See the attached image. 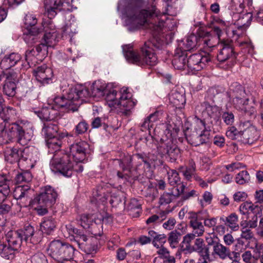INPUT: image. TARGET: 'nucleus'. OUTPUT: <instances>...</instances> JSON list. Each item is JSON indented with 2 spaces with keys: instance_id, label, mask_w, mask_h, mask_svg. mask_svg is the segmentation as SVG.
<instances>
[{
  "instance_id": "obj_1",
  "label": "nucleus",
  "mask_w": 263,
  "mask_h": 263,
  "mask_svg": "<svg viewBox=\"0 0 263 263\" xmlns=\"http://www.w3.org/2000/svg\"><path fill=\"white\" fill-rule=\"evenodd\" d=\"M142 0H128L123 14L128 30L134 31L141 26L147 25L151 30L152 37L141 47L138 53L133 49V46H122L123 52L127 61L139 66H154L158 63V58L152 47L160 49L163 45L162 33L166 16L158 13L155 7L149 9L141 10Z\"/></svg>"
},
{
  "instance_id": "obj_2",
  "label": "nucleus",
  "mask_w": 263,
  "mask_h": 263,
  "mask_svg": "<svg viewBox=\"0 0 263 263\" xmlns=\"http://www.w3.org/2000/svg\"><path fill=\"white\" fill-rule=\"evenodd\" d=\"M90 93L83 86H78L69 89L65 97H57L54 99V107L65 108L74 111L81 104L84 98L88 97Z\"/></svg>"
},
{
  "instance_id": "obj_3",
  "label": "nucleus",
  "mask_w": 263,
  "mask_h": 263,
  "mask_svg": "<svg viewBox=\"0 0 263 263\" xmlns=\"http://www.w3.org/2000/svg\"><path fill=\"white\" fill-rule=\"evenodd\" d=\"M71 159L69 153L64 151L54 154L50 162L51 170L55 173H59L64 177H71L74 167Z\"/></svg>"
},
{
  "instance_id": "obj_4",
  "label": "nucleus",
  "mask_w": 263,
  "mask_h": 263,
  "mask_svg": "<svg viewBox=\"0 0 263 263\" xmlns=\"http://www.w3.org/2000/svg\"><path fill=\"white\" fill-rule=\"evenodd\" d=\"M73 247L60 240L52 241L49 246L48 251L51 256L59 262L70 260L74 253Z\"/></svg>"
},
{
  "instance_id": "obj_5",
  "label": "nucleus",
  "mask_w": 263,
  "mask_h": 263,
  "mask_svg": "<svg viewBox=\"0 0 263 263\" xmlns=\"http://www.w3.org/2000/svg\"><path fill=\"white\" fill-rule=\"evenodd\" d=\"M28 150V148L22 149L14 147L8 149L5 155V160L11 164L17 163L19 167L25 168L32 167L33 165L30 162L31 159L27 157Z\"/></svg>"
},
{
  "instance_id": "obj_6",
  "label": "nucleus",
  "mask_w": 263,
  "mask_h": 263,
  "mask_svg": "<svg viewBox=\"0 0 263 263\" xmlns=\"http://www.w3.org/2000/svg\"><path fill=\"white\" fill-rule=\"evenodd\" d=\"M157 148L158 154L162 157L165 156L171 162H175L180 157V148L171 139L161 138Z\"/></svg>"
},
{
  "instance_id": "obj_7",
  "label": "nucleus",
  "mask_w": 263,
  "mask_h": 263,
  "mask_svg": "<svg viewBox=\"0 0 263 263\" xmlns=\"http://www.w3.org/2000/svg\"><path fill=\"white\" fill-rule=\"evenodd\" d=\"M58 194L55 190L50 186H46L41 189L40 193L32 200L29 201V204H41L44 206H51L55 202Z\"/></svg>"
},
{
  "instance_id": "obj_8",
  "label": "nucleus",
  "mask_w": 263,
  "mask_h": 263,
  "mask_svg": "<svg viewBox=\"0 0 263 263\" xmlns=\"http://www.w3.org/2000/svg\"><path fill=\"white\" fill-rule=\"evenodd\" d=\"M37 22L35 16L31 14H26L24 18V25L28 33L24 34V40L29 45L35 43V35L41 32V29L35 26Z\"/></svg>"
},
{
  "instance_id": "obj_9",
  "label": "nucleus",
  "mask_w": 263,
  "mask_h": 263,
  "mask_svg": "<svg viewBox=\"0 0 263 263\" xmlns=\"http://www.w3.org/2000/svg\"><path fill=\"white\" fill-rule=\"evenodd\" d=\"M202 115L204 120L211 125L218 124L220 121L221 109L216 105H211L208 102L201 104Z\"/></svg>"
},
{
  "instance_id": "obj_10",
  "label": "nucleus",
  "mask_w": 263,
  "mask_h": 263,
  "mask_svg": "<svg viewBox=\"0 0 263 263\" xmlns=\"http://www.w3.org/2000/svg\"><path fill=\"white\" fill-rule=\"evenodd\" d=\"M239 128L241 130V136L244 143L252 144L259 138V132L250 121H241Z\"/></svg>"
},
{
  "instance_id": "obj_11",
  "label": "nucleus",
  "mask_w": 263,
  "mask_h": 263,
  "mask_svg": "<svg viewBox=\"0 0 263 263\" xmlns=\"http://www.w3.org/2000/svg\"><path fill=\"white\" fill-rule=\"evenodd\" d=\"M88 147L89 145L85 141L76 142L70 146L69 155L76 163L82 162L85 159Z\"/></svg>"
},
{
  "instance_id": "obj_12",
  "label": "nucleus",
  "mask_w": 263,
  "mask_h": 263,
  "mask_svg": "<svg viewBox=\"0 0 263 263\" xmlns=\"http://www.w3.org/2000/svg\"><path fill=\"white\" fill-rule=\"evenodd\" d=\"M228 95L236 108L245 104L249 101L246 97V93L243 87L237 84L231 86Z\"/></svg>"
},
{
  "instance_id": "obj_13",
  "label": "nucleus",
  "mask_w": 263,
  "mask_h": 263,
  "mask_svg": "<svg viewBox=\"0 0 263 263\" xmlns=\"http://www.w3.org/2000/svg\"><path fill=\"white\" fill-rule=\"evenodd\" d=\"M211 61L209 55H202L201 53L192 54L187 59V68L192 71L201 70L206 63Z\"/></svg>"
},
{
  "instance_id": "obj_14",
  "label": "nucleus",
  "mask_w": 263,
  "mask_h": 263,
  "mask_svg": "<svg viewBox=\"0 0 263 263\" xmlns=\"http://www.w3.org/2000/svg\"><path fill=\"white\" fill-rule=\"evenodd\" d=\"M9 130L11 133V137L16 136L17 137V142L22 145H27L31 139V135L25 132L24 125H22V123H12Z\"/></svg>"
},
{
  "instance_id": "obj_15",
  "label": "nucleus",
  "mask_w": 263,
  "mask_h": 263,
  "mask_svg": "<svg viewBox=\"0 0 263 263\" xmlns=\"http://www.w3.org/2000/svg\"><path fill=\"white\" fill-rule=\"evenodd\" d=\"M217 48L219 50L217 56L218 61L223 62L230 59L236 58V53L230 41H222L218 45Z\"/></svg>"
},
{
  "instance_id": "obj_16",
  "label": "nucleus",
  "mask_w": 263,
  "mask_h": 263,
  "mask_svg": "<svg viewBox=\"0 0 263 263\" xmlns=\"http://www.w3.org/2000/svg\"><path fill=\"white\" fill-rule=\"evenodd\" d=\"M45 34L44 41L36 47V51L37 53H43L44 55L47 53V49L49 47H52L55 44L56 33L54 29H52L48 32L47 25L44 27Z\"/></svg>"
},
{
  "instance_id": "obj_17",
  "label": "nucleus",
  "mask_w": 263,
  "mask_h": 263,
  "mask_svg": "<svg viewBox=\"0 0 263 263\" xmlns=\"http://www.w3.org/2000/svg\"><path fill=\"white\" fill-rule=\"evenodd\" d=\"M30 189L28 185H19L15 187L13 191V196L17 200L20 211L22 207L27 206V203L32 200L29 195Z\"/></svg>"
},
{
  "instance_id": "obj_18",
  "label": "nucleus",
  "mask_w": 263,
  "mask_h": 263,
  "mask_svg": "<svg viewBox=\"0 0 263 263\" xmlns=\"http://www.w3.org/2000/svg\"><path fill=\"white\" fill-rule=\"evenodd\" d=\"M6 75V80L3 86V92L7 96L12 97L16 93V82L18 80L17 74L14 72H9Z\"/></svg>"
},
{
  "instance_id": "obj_19",
  "label": "nucleus",
  "mask_w": 263,
  "mask_h": 263,
  "mask_svg": "<svg viewBox=\"0 0 263 263\" xmlns=\"http://www.w3.org/2000/svg\"><path fill=\"white\" fill-rule=\"evenodd\" d=\"M34 75L37 81L41 84L43 85L48 84L51 82L53 71L50 67L46 65H43L37 67L34 70Z\"/></svg>"
},
{
  "instance_id": "obj_20",
  "label": "nucleus",
  "mask_w": 263,
  "mask_h": 263,
  "mask_svg": "<svg viewBox=\"0 0 263 263\" xmlns=\"http://www.w3.org/2000/svg\"><path fill=\"white\" fill-rule=\"evenodd\" d=\"M70 136L67 132H61L58 136L52 137L46 139V145L48 148V152L51 154H56L59 151L62 145V139L66 137Z\"/></svg>"
},
{
  "instance_id": "obj_21",
  "label": "nucleus",
  "mask_w": 263,
  "mask_h": 263,
  "mask_svg": "<svg viewBox=\"0 0 263 263\" xmlns=\"http://www.w3.org/2000/svg\"><path fill=\"white\" fill-rule=\"evenodd\" d=\"M186 139L191 145L197 146L209 142L211 137L210 134L205 130L203 133H194L190 135H186Z\"/></svg>"
},
{
  "instance_id": "obj_22",
  "label": "nucleus",
  "mask_w": 263,
  "mask_h": 263,
  "mask_svg": "<svg viewBox=\"0 0 263 263\" xmlns=\"http://www.w3.org/2000/svg\"><path fill=\"white\" fill-rule=\"evenodd\" d=\"M189 214L190 225L193 229L192 233L197 235V236H202L204 232V228L200 220H202V218L195 212H190Z\"/></svg>"
},
{
  "instance_id": "obj_23",
  "label": "nucleus",
  "mask_w": 263,
  "mask_h": 263,
  "mask_svg": "<svg viewBox=\"0 0 263 263\" xmlns=\"http://www.w3.org/2000/svg\"><path fill=\"white\" fill-rule=\"evenodd\" d=\"M44 5L48 18L52 19L62 9L63 2L61 0H44Z\"/></svg>"
},
{
  "instance_id": "obj_24",
  "label": "nucleus",
  "mask_w": 263,
  "mask_h": 263,
  "mask_svg": "<svg viewBox=\"0 0 263 263\" xmlns=\"http://www.w3.org/2000/svg\"><path fill=\"white\" fill-rule=\"evenodd\" d=\"M187 53L181 48L176 49L172 60V64L174 68L177 69H184L187 67Z\"/></svg>"
},
{
  "instance_id": "obj_25",
  "label": "nucleus",
  "mask_w": 263,
  "mask_h": 263,
  "mask_svg": "<svg viewBox=\"0 0 263 263\" xmlns=\"http://www.w3.org/2000/svg\"><path fill=\"white\" fill-rule=\"evenodd\" d=\"M185 188V185L184 184H180L177 188L173 189L171 192H164L160 197L159 203L161 205L170 203L173 200L178 197L180 193H183Z\"/></svg>"
},
{
  "instance_id": "obj_26",
  "label": "nucleus",
  "mask_w": 263,
  "mask_h": 263,
  "mask_svg": "<svg viewBox=\"0 0 263 263\" xmlns=\"http://www.w3.org/2000/svg\"><path fill=\"white\" fill-rule=\"evenodd\" d=\"M34 112L42 120L49 122L53 120L59 114L58 109L51 105L43 107L41 110L34 111Z\"/></svg>"
},
{
  "instance_id": "obj_27",
  "label": "nucleus",
  "mask_w": 263,
  "mask_h": 263,
  "mask_svg": "<svg viewBox=\"0 0 263 263\" xmlns=\"http://www.w3.org/2000/svg\"><path fill=\"white\" fill-rule=\"evenodd\" d=\"M21 234V232L18 231H9L6 234V242L16 251L20 248L23 241V236Z\"/></svg>"
},
{
  "instance_id": "obj_28",
  "label": "nucleus",
  "mask_w": 263,
  "mask_h": 263,
  "mask_svg": "<svg viewBox=\"0 0 263 263\" xmlns=\"http://www.w3.org/2000/svg\"><path fill=\"white\" fill-rule=\"evenodd\" d=\"M199 42L206 50H210L216 46L218 42L217 37L209 32H202L199 34Z\"/></svg>"
},
{
  "instance_id": "obj_29",
  "label": "nucleus",
  "mask_w": 263,
  "mask_h": 263,
  "mask_svg": "<svg viewBox=\"0 0 263 263\" xmlns=\"http://www.w3.org/2000/svg\"><path fill=\"white\" fill-rule=\"evenodd\" d=\"M56 226L57 222L53 217H45L43 218L40 223V229L42 233L46 235H50L54 231Z\"/></svg>"
},
{
  "instance_id": "obj_30",
  "label": "nucleus",
  "mask_w": 263,
  "mask_h": 263,
  "mask_svg": "<svg viewBox=\"0 0 263 263\" xmlns=\"http://www.w3.org/2000/svg\"><path fill=\"white\" fill-rule=\"evenodd\" d=\"M20 54L17 53H11L6 55L0 63V66L3 69H8L15 66L21 59Z\"/></svg>"
},
{
  "instance_id": "obj_31",
  "label": "nucleus",
  "mask_w": 263,
  "mask_h": 263,
  "mask_svg": "<svg viewBox=\"0 0 263 263\" xmlns=\"http://www.w3.org/2000/svg\"><path fill=\"white\" fill-rule=\"evenodd\" d=\"M200 45L199 36L197 37L195 34H191L186 37L185 41L182 44V46L179 45V48L187 52V51L197 48Z\"/></svg>"
},
{
  "instance_id": "obj_32",
  "label": "nucleus",
  "mask_w": 263,
  "mask_h": 263,
  "mask_svg": "<svg viewBox=\"0 0 263 263\" xmlns=\"http://www.w3.org/2000/svg\"><path fill=\"white\" fill-rule=\"evenodd\" d=\"M58 131L59 127L55 122H47L44 123L42 133L47 139L59 136L60 133Z\"/></svg>"
},
{
  "instance_id": "obj_33",
  "label": "nucleus",
  "mask_w": 263,
  "mask_h": 263,
  "mask_svg": "<svg viewBox=\"0 0 263 263\" xmlns=\"http://www.w3.org/2000/svg\"><path fill=\"white\" fill-rule=\"evenodd\" d=\"M237 108L241 110V114L243 115L240 123L244 121H250L252 123V120L256 117L257 111L254 107L247 106H245V104H242Z\"/></svg>"
},
{
  "instance_id": "obj_34",
  "label": "nucleus",
  "mask_w": 263,
  "mask_h": 263,
  "mask_svg": "<svg viewBox=\"0 0 263 263\" xmlns=\"http://www.w3.org/2000/svg\"><path fill=\"white\" fill-rule=\"evenodd\" d=\"M170 102L178 108H182L185 103L184 95L177 91H173L169 95Z\"/></svg>"
},
{
  "instance_id": "obj_35",
  "label": "nucleus",
  "mask_w": 263,
  "mask_h": 263,
  "mask_svg": "<svg viewBox=\"0 0 263 263\" xmlns=\"http://www.w3.org/2000/svg\"><path fill=\"white\" fill-rule=\"evenodd\" d=\"M212 255H216L221 259H225L227 258L232 259L231 251L229 248L223 246L220 242L213 249Z\"/></svg>"
},
{
  "instance_id": "obj_36",
  "label": "nucleus",
  "mask_w": 263,
  "mask_h": 263,
  "mask_svg": "<svg viewBox=\"0 0 263 263\" xmlns=\"http://www.w3.org/2000/svg\"><path fill=\"white\" fill-rule=\"evenodd\" d=\"M136 102L132 99L123 100L119 101L117 108H119L120 112L125 116H129L131 113L132 109L135 106Z\"/></svg>"
},
{
  "instance_id": "obj_37",
  "label": "nucleus",
  "mask_w": 263,
  "mask_h": 263,
  "mask_svg": "<svg viewBox=\"0 0 263 263\" xmlns=\"http://www.w3.org/2000/svg\"><path fill=\"white\" fill-rule=\"evenodd\" d=\"M16 251L6 242L0 241V256L7 259L14 258Z\"/></svg>"
},
{
  "instance_id": "obj_38",
  "label": "nucleus",
  "mask_w": 263,
  "mask_h": 263,
  "mask_svg": "<svg viewBox=\"0 0 263 263\" xmlns=\"http://www.w3.org/2000/svg\"><path fill=\"white\" fill-rule=\"evenodd\" d=\"M9 182L5 175H0V202L6 199L10 192Z\"/></svg>"
},
{
  "instance_id": "obj_39",
  "label": "nucleus",
  "mask_w": 263,
  "mask_h": 263,
  "mask_svg": "<svg viewBox=\"0 0 263 263\" xmlns=\"http://www.w3.org/2000/svg\"><path fill=\"white\" fill-rule=\"evenodd\" d=\"M107 92L106 84L100 81H95L91 86V93L94 97H102Z\"/></svg>"
},
{
  "instance_id": "obj_40",
  "label": "nucleus",
  "mask_w": 263,
  "mask_h": 263,
  "mask_svg": "<svg viewBox=\"0 0 263 263\" xmlns=\"http://www.w3.org/2000/svg\"><path fill=\"white\" fill-rule=\"evenodd\" d=\"M205 121L195 117L193 119V122L192 123V126L194 130L193 132L200 133L206 130L208 132V134H210L211 126L208 125H206Z\"/></svg>"
},
{
  "instance_id": "obj_41",
  "label": "nucleus",
  "mask_w": 263,
  "mask_h": 263,
  "mask_svg": "<svg viewBox=\"0 0 263 263\" xmlns=\"http://www.w3.org/2000/svg\"><path fill=\"white\" fill-rule=\"evenodd\" d=\"M87 239V236L83 233L78 238H74V241L77 243L80 248H84L87 250L88 253H96L97 246L96 245H93L91 247L87 245L86 242Z\"/></svg>"
},
{
  "instance_id": "obj_42",
  "label": "nucleus",
  "mask_w": 263,
  "mask_h": 263,
  "mask_svg": "<svg viewBox=\"0 0 263 263\" xmlns=\"http://www.w3.org/2000/svg\"><path fill=\"white\" fill-rule=\"evenodd\" d=\"M219 219L222 223H224L231 229H234L238 227V216L235 213H232L228 217H220Z\"/></svg>"
},
{
  "instance_id": "obj_43",
  "label": "nucleus",
  "mask_w": 263,
  "mask_h": 263,
  "mask_svg": "<svg viewBox=\"0 0 263 263\" xmlns=\"http://www.w3.org/2000/svg\"><path fill=\"white\" fill-rule=\"evenodd\" d=\"M105 100L110 107L117 108L119 100L117 98V92L115 90L108 91L105 94Z\"/></svg>"
},
{
  "instance_id": "obj_44",
  "label": "nucleus",
  "mask_w": 263,
  "mask_h": 263,
  "mask_svg": "<svg viewBox=\"0 0 263 263\" xmlns=\"http://www.w3.org/2000/svg\"><path fill=\"white\" fill-rule=\"evenodd\" d=\"M18 232H21V235L23 236V240L26 241L30 240L34 242V230L33 227L30 225L26 226L24 230H18Z\"/></svg>"
},
{
  "instance_id": "obj_45",
  "label": "nucleus",
  "mask_w": 263,
  "mask_h": 263,
  "mask_svg": "<svg viewBox=\"0 0 263 263\" xmlns=\"http://www.w3.org/2000/svg\"><path fill=\"white\" fill-rule=\"evenodd\" d=\"M181 234L176 230L171 232L168 234V241L170 246L172 248L177 247L180 240L181 239Z\"/></svg>"
},
{
  "instance_id": "obj_46",
  "label": "nucleus",
  "mask_w": 263,
  "mask_h": 263,
  "mask_svg": "<svg viewBox=\"0 0 263 263\" xmlns=\"http://www.w3.org/2000/svg\"><path fill=\"white\" fill-rule=\"evenodd\" d=\"M168 181L171 185L174 186L177 185L173 189L177 188V186L183 183H179L180 181V177L178 173L175 170H170L167 172Z\"/></svg>"
},
{
  "instance_id": "obj_47",
  "label": "nucleus",
  "mask_w": 263,
  "mask_h": 263,
  "mask_svg": "<svg viewBox=\"0 0 263 263\" xmlns=\"http://www.w3.org/2000/svg\"><path fill=\"white\" fill-rule=\"evenodd\" d=\"M145 157L146 156L144 154L139 153H137L133 155L132 156H130L127 160V167L130 168L133 166V162L137 163V166L140 165Z\"/></svg>"
},
{
  "instance_id": "obj_48",
  "label": "nucleus",
  "mask_w": 263,
  "mask_h": 263,
  "mask_svg": "<svg viewBox=\"0 0 263 263\" xmlns=\"http://www.w3.org/2000/svg\"><path fill=\"white\" fill-rule=\"evenodd\" d=\"M88 128V124L85 120L82 119L79 123L75 126L73 131L76 135L79 136L86 133Z\"/></svg>"
},
{
  "instance_id": "obj_49",
  "label": "nucleus",
  "mask_w": 263,
  "mask_h": 263,
  "mask_svg": "<svg viewBox=\"0 0 263 263\" xmlns=\"http://www.w3.org/2000/svg\"><path fill=\"white\" fill-rule=\"evenodd\" d=\"M32 178V176L30 172L24 171L17 174L15 179L16 183L18 184L23 182L28 183L31 181Z\"/></svg>"
},
{
  "instance_id": "obj_50",
  "label": "nucleus",
  "mask_w": 263,
  "mask_h": 263,
  "mask_svg": "<svg viewBox=\"0 0 263 263\" xmlns=\"http://www.w3.org/2000/svg\"><path fill=\"white\" fill-rule=\"evenodd\" d=\"M250 180L249 174L247 171H242L236 176V182L239 184H243L249 182Z\"/></svg>"
},
{
  "instance_id": "obj_51",
  "label": "nucleus",
  "mask_w": 263,
  "mask_h": 263,
  "mask_svg": "<svg viewBox=\"0 0 263 263\" xmlns=\"http://www.w3.org/2000/svg\"><path fill=\"white\" fill-rule=\"evenodd\" d=\"M27 263H48L45 255L42 253L39 252L31 256L27 261Z\"/></svg>"
},
{
  "instance_id": "obj_52",
  "label": "nucleus",
  "mask_w": 263,
  "mask_h": 263,
  "mask_svg": "<svg viewBox=\"0 0 263 263\" xmlns=\"http://www.w3.org/2000/svg\"><path fill=\"white\" fill-rule=\"evenodd\" d=\"M241 130H238L234 126L229 127L226 132V136L232 140H235L241 136Z\"/></svg>"
},
{
  "instance_id": "obj_53",
  "label": "nucleus",
  "mask_w": 263,
  "mask_h": 263,
  "mask_svg": "<svg viewBox=\"0 0 263 263\" xmlns=\"http://www.w3.org/2000/svg\"><path fill=\"white\" fill-rule=\"evenodd\" d=\"M233 6L238 12H241L244 9L246 4L249 5L251 0H231Z\"/></svg>"
},
{
  "instance_id": "obj_54",
  "label": "nucleus",
  "mask_w": 263,
  "mask_h": 263,
  "mask_svg": "<svg viewBox=\"0 0 263 263\" xmlns=\"http://www.w3.org/2000/svg\"><path fill=\"white\" fill-rule=\"evenodd\" d=\"M79 221L80 225L84 229H87L89 227L92 219L89 214H84L80 216Z\"/></svg>"
},
{
  "instance_id": "obj_55",
  "label": "nucleus",
  "mask_w": 263,
  "mask_h": 263,
  "mask_svg": "<svg viewBox=\"0 0 263 263\" xmlns=\"http://www.w3.org/2000/svg\"><path fill=\"white\" fill-rule=\"evenodd\" d=\"M12 205L11 201L6 199L0 202V213L7 214L11 210Z\"/></svg>"
},
{
  "instance_id": "obj_56",
  "label": "nucleus",
  "mask_w": 263,
  "mask_h": 263,
  "mask_svg": "<svg viewBox=\"0 0 263 263\" xmlns=\"http://www.w3.org/2000/svg\"><path fill=\"white\" fill-rule=\"evenodd\" d=\"M249 243L248 241H244L242 238H238L235 245V251L243 252L248 248Z\"/></svg>"
},
{
  "instance_id": "obj_57",
  "label": "nucleus",
  "mask_w": 263,
  "mask_h": 263,
  "mask_svg": "<svg viewBox=\"0 0 263 263\" xmlns=\"http://www.w3.org/2000/svg\"><path fill=\"white\" fill-rule=\"evenodd\" d=\"M167 240L166 236L164 234H158L153 240V245L157 248L163 246Z\"/></svg>"
},
{
  "instance_id": "obj_58",
  "label": "nucleus",
  "mask_w": 263,
  "mask_h": 263,
  "mask_svg": "<svg viewBox=\"0 0 263 263\" xmlns=\"http://www.w3.org/2000/svg\"><path fill=\"white\" fill-rule=\"evenodd\" d=\"M222 118L227 125H232L234 122V115L230 111H224L222 114Z\"/></svg>"
},
{
  "instance_id": "obj_59",
  "label": "nucleus",
  "mask_w": 263,
  "mask_h": 263,
  "mask_svg": "<svg viewBox=\"0 0 263 263\" xmlns=\"http://www.w3.org/2000/svg\"><path fill=\"white\" fill-rule=\"evenodd\" d=\"M205 241L207 243L206 247H208L209 249L210 247H212L213 249L220 242L219 238L215 235H213V236H209L206 237Z\"/></svg>"
},
{
  "instance_id": "obj_60",
  "label": "nucleus",
  "mask_w": 263,
  "mask_h": 263,
  "mask_svg": "<svg viewBox=\"0 0 263 263\" xmlns=\"http://www.w3.org/2000/svg\"><path fill=\"white\" fill-rule=\"evenodd\" d=\"M218 219V217H209L203 219L204 220V224L205 227L212 228L213 231L215 228V227L217 223V220Z\"/></svg>"
},
{
  "instance_id": "obj_61",
  "label": "nucleus",
  "mask_w": 263,
  "mask_h": 263,
  "mask_svg": "<svg viewBox=\"0 0 263 263\" xmlns=\"http://www.w3.org/2000/svg\"><path fill=\"white\" fill-rule=\"evenodd\" d=\"M252 203L245 202L241 204L239 206V211L242 215L250 214Z\"/></svg>"
},
{
  "instance_id": "obj_62",
  "label": "nucleus",
  "mask_w": 263,
  "mask_h": 263,
  "mask_svg": "<svg viewBox=\"0 0 263 263\" xmlns=\"http://www.w3.org/2000/svg\"><path fill=\"white\" fill-rule=\"evenodd\" d=\"M196 252L200 254L201 257L200 259L202 261H207V260L210 259V249L208 247L205 246Z\"/></svg>"
},
{
  "instance_id": "obj_63",
  "label": "nucleus",
  "mask_w": 263,
  "mask_h": 263,
  "mask_svg": "<svg viewBox=\"0 0 263 263\" xmlns=\"http://www.w3.org/2000/svg\"><path fill=\"white\" fill-rule=\"evenodd\" d=\"M240 238L245 239L246 241L250 240L253 237V234L251 230L248 227H243L241 229V234Z\"/></svg>"
},
{
  "instance_id": "obj_64",
  "label": "nucleus",
  "mask_w": 263,
  "mask_h": 263,
  "mask_svg": "<svg viewBox=\"0 0 263 263\" xmlns=\"http://www.w3.org/2000/svg\"><path fill=\"white\" fill-rule=\"evenodd\" d=\"M128 209L129 211H136V213L139 214L140 212L141 204L136 199H133L128 205Z\"/></svg>"
}]
</instances>
